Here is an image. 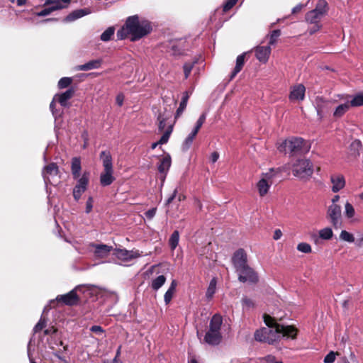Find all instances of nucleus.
Here are the masks:
<instances>
[{
  "label": "nucleus",
  "mask_w": 363,
  "mask_h": 363,
  "mask_svg": "<svg viewBox=\"0 0 363 363\" xmlns=\"http://www.w3.org/2000/svg\"><path fill=\"white\" fill-rule=\"evenodd\" d=\"M152 31L150 22L138 15L126 18L124 25L117 31L118 40L129 38L133 42L139 40Z\"/></svg>",
  "instance_id": "f257e3e1"
},
{
  "label": "nucleus",
  "mask_w": 363,
  "mask_h": 363,
  "mask_svg": "<svg viewBox=\"0 0 363 363\" xmlns=\"http://www.w3.org/2000/svg\"><path fill=\"white\" fill-rule=\"evenodd\" d=\"M277 148L279 152H289L292 155H296L308 152L310 146L308 143L301 138H291L283 141L279 145Z\"/></svg>",
  "instance_id": "f03ea898"
},
{
  "label": "nucleus",
  "mask_w": 363,
  "mask_h": 363,
  "mask_svg": "<svg viewBox=\"0 0 363 363\" xmlns=\"http://www.w3.org/2000/svg\"><path fill=\"white\" fill-rule=\"evenodd\" d=\"M102 160L104 171L100 175V183L103 186L111 185L115 180L113 177V169L112 157L109 151H102L100 154Z\"/></svg>",
  "instance_id": "7ed1b4c3"
},
{
  "label": "nucleus",
  "mask_w": 363,
  "mask_h": 363,
  "mask_svg": "<svg viewBox=\"0 0 363 363\" xmlns=\"http://www.w3.org/2000/svg\"><path fill=\"white\" fill-rule=\"evenodd\" d=\"M267 330V338L272 339V345L277 342L282 335L283 337L295 339L297 335V329L291 325H277L276 328H264Z\"/></svg>",
  "instance_id": "20e7f679"
},
{
  "label": "nucleus",
  "mask_w": 363,
  "mask_h": 363,
  "mask_svg": "<svg viewBox=\"0 0 363 363\" xmlns=\"http://www.w3.org/2000/svg\"><path fill=\"white\" fill-rule=\"evenodd\" d=\"M294 176L300 179H308L313 173V165L310 160H297L292 165Z\"/></svg>",
  "instance_id": "39448f33"
},
{
  "label": "nucleus",
  "mask_w": 363,
  "mask_h": 363,
  "mask_svg": "<svg viewBox=\"0 0 363 363\" xmlns=\"http://www.w3.org/2000/svg\"><path fill=\"white\" fill-rule=\"evenodd\" d=\"M279 173V169L272 168L268 172L262 174L261 179L257 184L259 196L263 197L268 194L271 186L274 182V179Z\"/></svg>",
  "instance_id": "423d86ee"
},
{
  "label": "nucleus",
  "mask_w": 363,
  "mask_h": 363,
  "mask_svg": "<svg viewBox=\"0 0 363 363\" xmlns=\"http://www.w3.org/2000/svg\"><path fill=\"white\" fill-rule=\"evenodd\" d=\"M42 174L46 185L50 184L57 186L60 183L59 168L56 163L52 162L45 166L43 169Z\"/></svg>",
  "instance_id": "0eeeda50"
},
{
  "label": "nucleus",
  "mask_w": 363,
  "mask_h": 363,
  "mask_svg": "<svg viewBox=\"0 0 363 363\" xmlns=\"http://www.w3.org/2000/svg\"><path fill=\"white\" fill-rule=\"evenodd\" d=\"M326 217L332 225L338 229L342 226V208L338 204H330L327 209Z\"/></svg>",
  "instance_id": "6e6552de"
},
{
  "label": "nucleus",
  "mask_w": 363,
  "mask_h": 363,
  "mask_svg": "<svg viewBox=\"0 0 363 363\" xmlns=\"http://www.w3.org/2000/svg\"><path fill=\"white\" fill-rule=\"evenodd\" d=\"M89 182V172H84L82 177L77 179V183L73 189V197L79 201L82 194L86 190Z\"/></svg>",
  "instance_id": "1a4fd4ad"
},
{
  "label": "nucleus",
  "mask_w": 363,
  "mask_h": 363,
  "mask_svg": "<svg viewBox=\"0 0 363 363\" xmlns=\"http://www.w3.org/2000/svg\"><path fill=\"white\" fill-rule=\"evenodd\" d=\"M236 272L238 274V280L240 282H250L255 284L258 281L257 274L249 265L242 268V269L236 271Z\"/></svg>",
  "instance_id": "9d476101"
},
{
  "label": "nucleus",
  "mask_w": 363,
  "mask_h": 363,
  "mask_svg": "<svg viewBox=\"0 0 363 363\" xmlns=\"http://www.w3.org/2000/svg\"><path fill=\"white\" fill-rule=\"evenodd\" d=\"M113 255H115L118 259L124 262H129L133 259L141 257L142 252L138 250H128L126 249L116 248L113 250Z\"/></svg>",
  "instance_id": "9b49d317"
},
{
  "label": "nucleus",
  "mask_w": 363,
  "mask_h": 363,
  "mask_svg": "<svg viewBox=\"0 0 363 363\" xmlns=\"http://www.w3.org/2000/svg\"><path fill=\"white\" fill-rule=\"evenodd\" d=\"M233 264L235 271H238L247 266V254L243 249L236 250L232 257Z\"/></svg>",
  "instance_id": "f8f14e48"
},
{
  "label": "nucleus",
  "mask_w": 363,
  "mask_h": 363,
  "mask_svg": "<svg viewBox=\"0 0 363 363\" xmlns=\"http://www.w3.org/2000/svg\"><path fill=\"white\" fill-rule=\"evenodd\" d=\"M330 101L324 99L322 96H316L313 104L317 111V115L320 120H321L325 113L330 111Z\"/></svg>",
  "instance_id": "ddd939ff"
},
{
  "label": "nucleus",
  "mask_w": 363,
  "mask_h": 363,
  "mask_svg": "<svg viewBox=\"0 0 363 363\" xmlns=\"http://www.w3.org/2000/svg\"><path fill=\"white\" fill-rule=\"evenodd\" d=\"M89 246L94 248V254L96 258H105L113 250L112 246L105 244L91 243Z\"/></svg>",
  "instance_id": "4468645a"
},
{
  "label": "nucleus",
  "mask_w": 363,
  "mask_h": 363,
  "mask_svg": "<svg viewBox=\"0 0 363 363\" xmlns=\"http://www.w3.org/2000/svg\"><path fill=\"white\" fill-rule=\"evenodd\" d=\"M56 299L57 301H62L65 305L67 306L77 305L79 301V298L76 293V289L72 290L66 294L58 296Z\"/></svg>",
  "instance_id": "2eb2a0df"
},
{
  "label": "nucleus",
  "mask_w": 363,
  "mask_h": 363,
  "mask_svg": "<svg viewBox=\"0 0 363 363\" xmlns=\"http://www.w3.org/2000/svg\"><path fill=\"white\" fill-rule=\"evenodd\" d=\"M306 88L301 84H298L291 88L289 94V99L291 101H303L305 98Z\"/></svg>",
  "instance_id": "dca6fc26"
},
{
  "label": "nucleus",
  "mask_w": 363,
  "mask_h": 363,
  "mask_svg": "<svg viewBox=\"0 0 363 363\" xmlns=\"http://www.w3.org/2000/svg\"><path fill=\"white\" fill-rule=\"evenodd\" d=\"M222 340V335L220 332L212 331L208 330L206 332L204 341L210 345H218Z\"/></svg>",
  "instance_id": "f3484780"
},
{
  "label": "nucleus",
  "mask_w": 363,
  "mask_h": 363,
  "mask_svg": "<svg viewBox=\"0 0 363 363\" xmlns=\"http://www.w3.org/2000/svg\"><path fill=\"white\" fill-rule=\"evenodd\" d=\"M90 13V9L86 8L74 10L63 19V22L69 23L74 21L84 16L89 14Z\"/></svg>",
  "instance_id": "a211bd4d"
},
{
  "label": "nucleus",
  "mask_w": 363,
  "mask_h": 363,
  "mask_svg": "<svg viewBox=\"0 0 363 363\" xmlns=\"http://www.w3.org/2000/svg\"><path fill=\"white\" fill-rule=\"evenodd\" d=\"M330 181L333 184L332 191L335 193L342 189L345 186V180L342 175L335 174L330 177Z\"/></svg>",
  "instance_id": "6ab92c4d"
},
{
  "label": "nucleus",
  "mask_w": 363,
  "mask_h": 363,
  "mask_svg": "<svg viewBox=\"0 0 363 363\" xmlns=\"http://www.w3.org/2000/svg\"><path fill=\"white\" fill-rule=\"evenodd\" d=\"M271 48L269 45L259 46L255 50V55L257 60L261 62H266L269 57Z\"/></svg>",
  "instance_id": "aec40b11"
},
{
  "label": "nucleus",
  "mask_w": 363,
  "mask_h": 363,
  "mask_svg": "<svg viewBox=\"0 0 363 363\" xmlns=\"http://www.w3.org/2000/svg\"><path fill=\"white\" fill-rule=\"evenodd\" d=\"M102 60L97 59L91 60L84 65H78L76 67V70L88 71L94 69H98L101 66Z\"/></svg>",
  "instance_id": "412c9836"
},
{
  "label": "nucleus",
  "mask_w": 363,
  "mask_h": 363,
  "mask_svg": "<svg viewBox=\"0 0 363 363\" xmlns=\"http://www.w3.org/2000/svg\"><path fill=\"white\" fill-rule=\"evenodd\" d=\"M171 157L169 155L164 156L160 161L158 164L157 169L160 174H164V177H165V175L167 174V172L169 171L170 167H171Z\"/></svg>",
  "instance_id": "4be33fe9"
},
{
  "label": "nucleus",
  "mask_w": 363,
  "mask_h": 363,
  "mask_svg": "<svg viewBox=\"0 0 363 363\" xmlns=\"http://www.w3.org/2000/svg\"><path fill=\"white\" fill-rule=\"evenodd\" d=\"M82 170L81 160L79 157H73L71 162V172L74 179H79Z\"/></svg>",
  "instance_id": "5701e85b"
},
{
  "label": "nucleus",
  "mask_w": 363,
  "mask_h": 363,
  "mask_svg": "<svg viewBox=\"0 0 363 363\" xmlns=\"http://www.w3.org/2000/svg\"><path fill=\"white\" fill-rule=\"evenodd\" d=\"M223 324V318L219 314L213 315L209 323V330L216 332H220L221 325Z\"/></svg>",
  "instance_id": "b1692460"
},
{
  "label": "nucleus",
  "mask_w": 363,
  "mask_h": 363,
  "mask_svg": "<svg viewBox=\"0 0 363 363\" xmlns=\"http://www.w3.org/2000/svg\"><path fill=\"white\" fill-rule=\"evenodd\" d=\"M73 89H69L60 94H56L55 96L60 105L65 107L67 105V101L73 96Z\"/></svg>",
  "instance_id": "393cba45"
},
{
  "label": "nucleus",
  "mask_w": 363,
  "mask_h": 363,
  "mask_svg": "<svg viewBox=\"0 0 363 363\" xmlns=\"http://www.w3.org/2000/svg\"><path fill=\"white\" fill-rule=\"evenodd\" d=\"M324 16L321 12L316 11L315 9L308 11L306 14V21L311 24H316L320 21Z\"/></svg>",
  "instance_id": "a878e982"
},
{
  "label": "nucleus",
  "mask_w": 363,
  "mask_h": 363,
  "mask_svg": "<svg viewBox=\"0 0 363 363\" xmlns=\"http://www.w3.org/2000/svg\"><path fill=\"white\" fill-rule=\"evenodd\" d=\"M267 330L264 329V328H262L259 330H257L255 333V339L257 342L268 343L272 345V339L267 338Z\"/></svg>",
  "instance_id": "bb28decb"
},
{
  "label": "nucleus",
  "mask_w": 363,
  "mask_h": 363,
  "mask_svg": "<svg viewBox=\"0 0 363 363\" xmlns=\"http://www.w3.org/2000/svg\"><path fill=\"white\" fill-rule=\"evenodd\" d=\"M245 53H242L237 57L236 65L233 71L231 73L230 79H233L238 74V73H239L242 69V67L245 63Z\"/></svg>",
  "instance_id": "cd10ccee"
},
{
  "label": "nucleus",
  "mask_w": 363,
  "mask_h": 363,
  "mask_svg": "<svg viewBox=\"0 0 363 363\" xmlns=\"http://www.w3.org/2000/svg\"><path fill=\"white\" fill-rule=\"evenodd\" d=\"M349 102L339 105L333 113V116L336 118H341L350 108Z\"/></svg>",
  "instance_id": "c85d7f7f"
},
{
  "label": "nucleus",
  "mask_w": 363,
  "mask_h": 363,
  "mask_svg": "<svg viewBox=\"0 0 363 363\" xmlns=\"http://www.w3.org/2000/svg\"><path fill=\"white\" fill-rule=\"evenodd\" d=\"M182 40L171 43V53L173 55H179L184 53V50L182 48L183 44Z\"/></svg>",
  "instance_id": "c756f323"
},
{
  "label": "nucleus",
  "mask_w": 363,
  "mask_h": 363,
  "mask_svg": "<svg viewBox=\"0 0 363 363\" xmlns=\"http://www.w3.org/2000/svg\"><path fill=\"white\" fill-rule=\"evenodd\" d=\"M216 284L217 280L216 278L214 277L211 280L206 292V297L208 300H211L215 294L216 291Z\"/></svg>",
  "instance_id": "7c9ffc66"
},
{
  "label": "nucleus",
  "mask_w": 363,
  "mask_h": 363,
  "mask_svg": "<svg viewBox=\"0 0 363 363\" xmlns=\"http://www.w3.org/2000/svg\"><path fill=\"white\" fill-rule=\"evenodd\" d=\"M362 148V143L358 139L354 140L350 144V152H351V154L352 155H354V157L359 155L360 150Z\"/></svg>",
  "instance_id": "2f4dec72"
},
{
  "label": "nucleus",
  "mask_w": 363,
  "mask_h": 363,
  "mask_svg": "<svg viewBox=\"0 0 363 363\" xmlns=\"http://www.w3.org/2000/svg\"><path fill=\"white\" fill-rule=\"evenodd\" d=\"M189 97V96L188 95V93L187 92L184 93V94L182 99V101L180 102L179 106L177 110L176 115H175L176 118L179 117L182 115V113L184 112V111L185 110L186 105H187Z\"/></svg>",
  "instance_id": "473e14b6"
},
{
  "label": "nucleus",
  "mask_w": 363,
  "mask_h": 363,
  "mask_svg": "<svg viewBox=\"0 0 363 363\" xmlns=\"http://www.w3.org/2000/svg\"><path fill=\"white\" fill-rule=\"evenodd\" d=\"M179 233L178 230H174L169 240V245L172 250H174L179 244Z\"/></svg>",
  "instance_id": "72a5a7b5"
},
{
  "label": "nucleus",
  "mask_w": 363,
  "mask_h": 363,
  "mask_svg": "<svg viewBox=\"0 0 363 363\" xmlns=\"http://www.w3.org/2000/svg\"><path fill=\"white\" fill-rule=\"evenodd\" d=\"M166 281V277L164 275H160L152 281V288L157 291L162 287Z\"/></svg>",
  "instance_id": "f704fd0d"
},
{
  "label": "nucleus",
  "mask_w": 363,
  "mask_h": 363,
  "mask_svg": "<svg viewBox=\"0 0 363 363\" xmlns=\"http://www.w3.org/2000/svg\"><path fill=\"white\" fill-rule=\"evenodd\" d=\"M314 9L325 16L328 11V4L326 0H318Z\"/></svg>",
  "instance_id": "c9c22d12"
},
{
  "label": "nucleus",
  "mask_w": 363,
  "mask_h": 363,
  "mask_svg": "<svg viewBox=\"0 0 363 363\" xmlns=\"http://www.w3.org/2000/svg\"><path fill=\"white\" fill-rule=\"evenodd\" d=\"M62 9V6H50L48 8L43 9L42 11L37 12L35 14L37 16H45L50 15L52 12Z\"/></svg>",
  "instance_id": "e433bc0d"
},
{
  "label": "nucleus",
  "mask_w": 363,
  "mask_h": 363,
  "mask_svg": "<svg viewBox=\"0 0 363 363\" xmlns=\"http://www.w3.org/2000/svg\"><path fill=\"white\" fill-rule=\"evenodd\" d=\"M345 216L347 219H352L355 215V210L353 206L348 201L345 204Z\"/></svg>",
  "instance_id": "4c0bfd02"
},
{
  "label": "nucleus",
  "mask_w": 363,
  "mask_h": 363,
  "mask_svg": "<svg viewBox=\"0 0 363 363\" xmlns=\"http://www.w3.org/2000/svg\"><path fill=\"white\" fill-rule=\"evenodd\" d=\"M349 104L354 107L363 106V91L354 96Z\"/></svg>",
  "instance_id": "58836bf2"
},
{
  "label": "nucleus",
  "mask_w": 363,
  "mask_h": 363,
  "mask_svg": "<svg viewBox=\"0 0 363 363\" xmlns=\"http://www.w3.org/2000/svg\"><path fill=\"white\" fill-rule=\"evenodd\" d=\"M115 29L113 27H108L101 33L100 39L104 42L109 41L111 37L113 35Z\"/></svg>",
  "instance_id": "ea45409f"
},
{
  "label": "nucleus",
  "mask_w": 363,
  "mask_h": 363,
  "mask_svg": "<svg viewBox=\"0 0 363 363\" xmlns=\"http://www.w3.org/2000/svg\"><path fill=\"white\" fill-rule=\"evenodd\" d=\"M197 134L195 133V132H191L188 136L187 138L185 139V140L184 141L183 144H182V150L184 151H186L189 147L191 145L192 143H193V140L195 138L196 135Z\"/></svg>",
  "instance_id": "a19ab883"
},
{
  "label": "nucleus",
  "mask_w": 363,
  "mask_h": 363,
  "mask_svg": "<svg viewBox=\"0 0 363 363\" xmlns=\"http://www.w3.org/2000/svg\"><path fill=\"white\" fill-rule=\"evenodd\" d=\"M196 63H197V60H194L192 62H187L184 63L183 69L185 79H187L189 77L191 72Z\"/></svg>",
  "instance_id": "79ce46f5"
},
{
  "label": "nucleus",
  "mask_w": 363,
  "mask_h": 363,
  "mask_svg": "<svg viewBox=\"0 0 363 363\" xmlns=\"http://www.w3.org/2000/svg\"><path fill=\"white\" fill-rule=\"evenodd\" d=\"M319 237L323 240H330L333 238V233L330 228H325L319 230Z\"/></svg>",
  "instance_id": "37998d69"
},
{
  "label": "nucleus",
  "mask_w": 363,
  "mask_h": 363,
  "mask_svg": "<svg viewBox=\"0 0 363 363\" xmlns=\"http://www.w3.org/2000/svg\"><path fill=\"white\" fill-rule=\"evenodd\" d=\"M173 130V126L172 125H169L168 128L164 131V134L158 141V143H160V145L165 144L168 142L169 137L171 135V133Z\"/></svg>",
  "instance_id": "c03bdc74"
},
{
  "label": "nucleus",
  "mask_w": 363,
  "mask_h": 363,
  "mask_svg": "<svg viewBox=\"0 0 363 363\" xmlns=\"http://www.w3.org/2000/svg\"><path fill=\"white\" fill-rule=\"evenodd\" d=\"M340 238L348 242H353L354 241V235L352 233L347 232V230L341 231L340 234Z\"/></svg>",
  "instance_id": "a18cd8bd"
},
{
  "label": "nucleus",
  "mask_w": 363,
  "mask_h": 363,
  "mask_svg": "<svg viewBox=\"0 0 363 363\" xmlns=\"http://www.w3.org/2000/svg\"><path fill=\"white\" fill-rule=\"evenodd\" d=\"M264 321L269 328H276V325H279L276 320L269 315H264Z\"/></svg>",
  "instance_id": "49530a36"
},
{
  "label": "nucleus",
  "mask_w": 363,
  "mask_h": 363,
  "mask_svg": "<svg viewBox=\"0 0 363 363\" xmlns=\"http://www.w3.org/2000/svg\"><path fill=\"white\" fill-rule=\"evenodd\" d=\"M206 113H203L200 116V117L198 119V121H196V125H195V127H194V130L192 131L195 132V133L197 134L199 130H200L201 127L204 123V122L206 121Z\"/></svg>",
  "instance_id": "de8ad7c7"
},
{
  "label": "nucleus",
  "mask_w": 363,
  "mask_h": 363,
  "mask_svg": "<svg viewBox=\"0 0 363 363\" xmlns=\"http://www.w3.org/2000/svg\"><path fill=\"white\" fill-rule=\"evenodd\" d=\"M241 302H242L243 309H245V310H248L255 306L254 301L252 299H250L246 296H245L242 298Z\"/></svg>",
  "instance_id": "09e8293b"
},
{
  "label": "nucleus",
  "mask_w": 363,
  "mask_h": 363,
  "mask_svg": "<svg viewBox=\"0 0 363 363\" xmlns=\"http://www.w3.org/2000/svg\"><path fill=\"white\" fill-rule=\"evenodd\" d=\"M72 82L70 77H62L58 82V87L60 89H65L69 86Z\"/></svg>",
  "instance_id": "8fccbe9b"
},
{
  "label": "nucleus",
  "mask_w": 363,
  "mask_h": 363,
  "mask_svg": "<svg viewBox=\"0 0 363 363\" xmlns=\"http://www.w3.org/2000/svg\"><path fill=\"white\" fill-rule=\"evenodd\" d=\"M46 324H47L46 320L41 317L40 319L39 320V321L38 322V323L33 328V333H38L39 331L42 330L44 328H45Z\"/></svg>",
  "instance_id": "3c124183"
},
{
  "label": "nucleus",
  "mask_w": 363,
  "mask_h": 363,
  "mask_svg": "<svg viewBox=\"0 0 363 363\" xmlns=\"http://www.w3.org/2000/svg\"><path fill=\"white\" fill-rule=\"evenodd\" d=\"M297 250L303 253H310L311 252V247L308 243L301 242L297 245Z\"/></svg>",
  "instance_id": "603ef678"
},
{
  "label": "nucleus",
  "mask_w": 363,
  "mask_h": 363,
  "mask_svg": "<svg viewBox=\"0 0 363 363\" xmlns=\"http://www.w3.org/2000/svg\"><path fill=\"white\" fill-rule=\"evenodd\" d=\"M167 117L160 113L157 116V121H159L158 129L160 132L163 131L166 127Z\"/></svg>",
  "instance_id": "864d4df0"
},
{
  "label": "nucleus",
  "mask_w": 363,
  "mask_h": 363,
  "mask_svg": "<svg viewBox=\"0 0 363 363\" xmlns=\"http://www.w3.org/2000/svg\"><path fill=\"white\" fill-rule=\"evenodd\" d=\"M280 35L281 31L279 30H274L270 35L269 44L274 45L276 43L277 38L280 36Z\"/></svg>",
  "instance_id": "5fc2aeb1"
},
{
  "label": "nucleus",
  "mask_w": 363,
  "mask_h": 363,
  "mask_svg": "<svg viewBox=\"0 0 363 363\" xmlns=\"http://www.w3.org/2000/svg\"><path fill=\"white\" fill-rule=\"evenodd\" d=\"M174 293H175V291L168 289V290L164 294V300L167 305L169 304L170 303V301H172Z\"/></svg>",
  "instance_id": "6e6d98bb"
},
{
  "label": "nucleus",
  "mask_w": 363,
  "mask_h": 363,
  "mask_svg": "<svg viewBox=\"0 0 363 363\" xmlns=\"http://www.w3.org/2000/svg\"><path fill=\"white\" fill-rule=\"evenodd\" d=\"M335 360V354L334 352H330L324 358V363H333Z\"/></svg>",
  "instance_id": "4d7b16f0"
},
{
  "label": "nucleus",
  "mask_w": 363,
  "mask_h": 363,
  "mask_svg": "<svg viewBox=\"0 0 363 363\" xmlns=\"http://www.w3.org/2000/svg\"><path fill=\"white\" fill-rule=\"evenodd\" d=\"M238 0H228L223 5V11L225 12L231 9L237 3Z\"/></svg>",
  "instance_id": "13d9d810"
},
{
  "label": "nucleus",
  "mask_w": 363,
  "mask_h": 363,
  "mask_svg": "<svg viewBox=\"0 0 363 363\" xmlns=\"http://www.w3.org/2000/svg\"><path fill=\"white\" fill-rule=\"evenodd\" d=\"M156 212H157V208H150L148 211H147L145 213V215L147 219L151 220L155 217Z\"/></svg>",
  "instance_id": "bf43d9fd"
},
{
  "label": "nucleus",
  "mask_w": 363,
  "mask_h": 363,
  "mask_svg": "<svg viewBox=\"0 0 363 363\" xmlns=\"http://www.w3.org/2000/svg\"><path fill=\"white\" fill-rule=\"evenodd\" d=\"M90 330L97 335H102L104 333V330L100 325H93L91 327Z\"/></svg>",
  "instance_id": "052dcab7"
},
{
  "label": "nucleus",
  "mask_w": 363,
  "mask_h": 363,
  "mask_svg": "<svg viewBox=\"0 0 363 363\" xmlns=\"http://www.w3.org/2000/svg\"><path fill=\"white\" fill-rule=\"evenodd\" d=\"M92 208H93V198L90 196L88 198L86 203V210H85L86 213H89L91 211Z\"/></svg>",
  "instance_id": "680f3d73"
},
{
  "label": "nucleus",
  "mask_w": 363,
  "mask_h": 363,
  "mask_svg": "<svg viewBox=\"0 0 363 363\" xmlns=\"http://www.w3.org/2000/svg\"><path fill=\"white\" fill-rule=\"evenodd\" d=\"M262 360L264 363H274L276 362V358L274 356H273L272 354H269V355H267L264 357H263L262 359Z\"/></svg>",
  "instance_id": "e2e57ef3"
},
{
  "label": "nucleus",
  "mask_w": 363,
  "mask_h": 363,
  "mask_svg": "<svg viewBox=\"0 0 363 363\" xmlns=\"http://www.w3.org/2000/svg\"><path fill=\"white\" fill-rule=\"evenodd\" d=\"M177 192H178L177 189H175L174 190L172 194L166 201L167 206L170 204L172 202V201L175 199V197L177 196Z\"/></svg>",
  "instance_id": "0e129e2a"
},
{
  "label": "nucleus",
  "mask_w": 363,
  "mask_h": 363,
  "mask_svg": "<svg viewBox=\"0 0 363 363\" xmlns=\"http://www.w3.org/2000/svg\"><path fill=\"white\" fill-rule=\"evenodd\" d=\"M306 6V4H299L296 5L294 8L292 9V13H296L298 12H300L304 7Z\"/></svg>",
  "instance_id": "69168bd1"
},
{
  "label": "nucleus",
  "mask_w": 363,
  "mask_h": 363,
  "mask_svg": "<svg viewBox=\"0 0 363 363\" xmlns=\"http://www.w3.org/2000/svg\"><path fill=\"white\" fill-rule=\"evenodd\" d=\"M123 100H124V96L123 94H120L117 95L116 99V104L119 106H121L123 105Z\"/></svg>",
  "instance_id": "338daca9"
},
{
  "label": "nucleus",
  "mask_w": 363,
  "mask_h": 363,
  "mask_svg": "<svg viewBox=\"0 0 363 363\" xmlns=\"http://www.w3.org/2000/svg\"><path fill=\"white\" fill-rule=\"evenodd\" d=\"M218 158H219V153L218 152H213L211 153L210 159L213 163H215L216 162H217Z\"/></svg>",
  "instance_id": "774afa93"
}]
</instances>
